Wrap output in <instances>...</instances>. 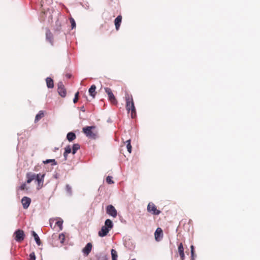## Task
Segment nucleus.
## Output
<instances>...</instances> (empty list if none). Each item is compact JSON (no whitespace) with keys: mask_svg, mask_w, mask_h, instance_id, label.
<instances>
[{"mask_svg":"<svg viewBox=\"0 0 260 260\" xmlns=\"http://www.w3.org/2000/svg\"><path fill=\"white\" fill-rule=\"evenodd\" d=\"M95 128V126H86L83 128L82 132L87 137L95 139L97 136V132L94 131Z\"/></svg>","mask_w":260,"mask_h":260,"instance_id":"obj_2","label":"nucleus"},{"mask_svg":"<svg viewBox=\"0 0 260 260\" xmlns=\"http://www.w3.org/2000/svg\"><path fill=\"white\" fill-rule=\"evenodd\" d=\"M20 189L21 190H24L25 189H26V185L25 184V183H23L20 186Z\"/></svg>","mask_w":260,"mask_h":260,"instance_id":"obj_35","label":"nucleus"},{"mask_svg":"<svg viewBox=\"0 0 260 260\" xmlns=\"http://www.w3.org/2000/svg\"><path fill=\"white\" fill-rule=\"evenodd\" d=\"M47 86L49 88H52L54 87L53 80L50 77H47L46 79Z\"/></svg>","mask_w":260,"mask_h":260,"instance_id":"obj_17","label":"nucleus"},{"mask_svg":"<svg viewBox=\"0 0 260 260\" xmlns=\"http://www.w3.org/2000/svg\"><path fill=\"white\" fill-rule=\"evenodd\" d=\"M21 203L23 208L26 209L30 205L31 203V199L28 197H24L22 199Z\"/></svg>","mask_w":260,"mask_h":260,"instance_id":"obj_8","label":"nucleus"},{"mask_svg":"<svg viewBox=\"0 0 260 260\" xmlns=\"http://www.w3.org/2000/svg\"><path fill=\"white\" fill-rule=\"evenodd\" d=\"M59 239L60 240V243L63 244L65 240V235L63 234H61L59 235Z\"/></svg>","mask_w":260,"mask_h":260,"instance_id":"obj_29","label":"nucleus"},{"mask_svg":"<svg viewBox=\"0 0 260 260\" xmlns=\"http://www.w3.org/2000/svg\"><path fill=\"white\" fill-rule=\"evenodd\" d=\"M109 230L106 226L104 225L101 228V230L99 232L98 235L100 237H103L107 235L109 232Z\"/></svg>","mask_w":260,"mask_h":260,"instance_id":"obj_13","label":"nucleus"},{"mask_svg":"<svg viewBox=\"0 0 260 260\" xmlns=\"http://www.w3.org/2000/svg\"><path fill=\"white\" fill-rule=\"evenodd\" d=\"M44 116V113L43 111H40L36 115L35 122H37Z\"/></svg>","mask_w":260,"mask_h":260,"instance_id":"obj_20","label":"nucleus"},{"mask_svg":"<svg viewBox=\"0 0 260 260\" xmlns=\"http://www.w3.org/2000/svg\"><path fill=\"white\" fill-rule=\"evenodd\" d=\"M62 223L63 220L62 219H59V220L57 221L55 223V225L59 228V231H61L62 230Z\"/></svg>","mask_w":260,"mask_h":260,"instance_id":"obj_25","label":"nucleus"},{"mask_svg":"<svg viewBox=\"0 0 260 260\" xmlns=\"http://www.w3.org/2000/svg\"><path fill=\"white\" fill-rule=\"evenodd\" d=\"M126 144V148L129 153H131L132 152V146L131 144V140H128L125 142Z\"/></svg>","mask_w":260,"mask_h":260,"instance_id":"obj_26","label":"nucleus"},{"mask_svg":"<svg viewBox=\"0 0 260 260\" xmlns=\"http://www.w3.org/2000/svg\"><path fill=\"white\" fill-rule=\"evenodd\" d=\"M126 109L128 113L131 112V117L135 118L136 117V110L134 105L133 96L132 95L126 94L125 95Z\"/></svg>","mask_w":260,"mask_h":260,"instance_id":"obj_1","label":"nucleus"},{"mask_svg":"<svg viewBox=\"0 0 260 260\" xmlns=\"http://www.w3.org/2000/svg\"><path fill=\"white\" fill-rule=\"evenodd\" d=\"M178 251L179 255L180 256L181 259L184 260L185 258V254L184 253V248H183V244L182 243H180L178 245Z\"/></svg>","mask_w":260,"mask_h":260,"instance_id":"obj_12","label":"nucleus"},{"mask_svg":"<svg viewBox=\"0 0 260 260\" xmlns=\"http://www.w3.org/2000/svg\"><path fill=\"white\" fill-rule=\"evenodd\" d=\"M43 162L44 164H47L50 162H52V165H56L57 164L55 160L54 159H47L46 160H44Z\"/></svg>","mask_w":260,"mask_h":260,"instance_id":"obj_27","label":"nucleus"},{"mask_svg":"<svg viewBox=\"0 0 260 260\" xmlns=\"http://www.w3.org/2000/svg\"><path fill=\"white\" fill-rule=\"evenodd\" d=\"M78 96H79V92H77L76 93L75 95V98L73 100V102L74 103H76L77 101H78Z\"/></svg>","mask_w":260,"mask_h":260,"instance_id":"obj_33","label":"nucleus"},{"mask_svg":"<svg viewBox=\"0 0 260 260\" xmlns=\"http://www.w3.org/2000/svg\"><path fill=\"white\" fill-rule=\"evenodd\" d=\"M190 248H191V256L193 257V255H194V247L193 245H191L190 246Z\"/></svg>","mask_w":260,"mask_h":260,"instance_id":"obj_36","label":"nucleus"},{"mask_svg":"<svg viewBox=\"0 0 260 260\" xmlns=\"http://www.w3.org/2000/svg\"><path fill=\"white\" fill-rule=\"evenodd\" d=\"M80 148V145L78 144H74L72 148V153L73 154H75L77 150H78Z\"/></svg>","mask_w":260,"mask_h":260,"instance_id":"obj_23","label":"nucleus"},{"mask_svg":"<svg viewBox=\"0 0 260 260\" xmlns=\"http://www.w3.org/2000/svg\"><path fill=\"white\" fill-rule=\"evenodd\" d=\"M104 226H106L109 230H110L113 228V224L112 221L110 219H108L106 220Z\"/></svg>","mask_w":260,"mask_h":260,"instance_id":"obj_21","label":"nucleus"},{"mask_svg":"<svg viewBox=\"0 0 260 260\" xmlns=\"http://www.w3.org/2000/svg\"><path fill=\"white\" fill-rule=\"evenodd\" d=\"M46 40L48 41L51 45H53V35L50 30L47 29L46 32Z\"/></svg>","mask_w":260,"mask_h":260,"instance_id":"obj_16","label":"nucleus"},{"mask_svg":"<svg viewBox=\"0 0 260 260\" xmlns=\"http://www.w3.org/2000/svg\"><path fill=\"white\" fill-rule=\"evenodd\" d=\"M111 252L112 255V260H117V258L118 256L117 251L115 249H112Z\"/></svg>","mask_w":260,"mask_h":260,"instance_id":"obj_24","label":"nucleus"},{"mask_svg":"<svg viewBox=\"0 0 260 260\" xmlns=\"http://www.w3.org/2000/svg\"><path fill=\"white\" fill-rule=\"evenodd\" d=\"M147 211L154 215H158L160 213V211L158 210L155 204L152 202H150L147 207Z\"/></svg>","mask_w":260,"mask_h":260,"instance_id":"obj_3","label":"nucleus"},{"mask_svg":"<svg viewBox=\"0 0 260 260\" xmlns=\"http://www.w3.org/2000/svg\"><path fill=\"white\" fill-rule=\"evenodd\" d=\"M154 236L155 240L157 241H159L162 238L163 232L160 228H157L155 232Z\"/></svg>","mask_w":260,"mask_h":260,"instance_id":"obj_11","label":"nucleus"},{"mask_svg":"<svg viewBox=\"0 0 260 260\" xmlns=\"http://www.w3.org/2000/svg\"><path fill=\"white\" fill-rule=\"evenodd\" d=\"M81 110L82 112H85V109L84 108V106H82L81 108Z\"/></svg>","mask_w":260,"mask_h":260,"instance_id":"obj_37","label":"nucleus"},{"mask_svg":"<svg viewBox=\"0 0 260 260\" xmlns=\"http://www.w3.org/2000/svg\"><path fill=\"white\" fill-rule=\"evenodd\" d=\"M106 182L108 184H113L114 183V181L112 180V177L111 176H108L106 178Z\"/></svg>","mask_w":260,"mask_h":260,"instance_id":"obj_30","label":"nucleus"},{"mask_svg":"<svg viewBox=\"0 0 260 260\" xmlns=\"http://www.w3.org/2000/svg\"><path fill=\"white\" fill-rule=\"evenodd\" d=\"M68 154H66V153H65V152H64L63 155H64V157H65V158H66V159L67 158V155H68Z\"/></svg>","mask_w":260,"mask_h":260,"instance_id":"obj_38","label":"nucleus"},{"mask_svg":"<svg viewBox=\"0 0 260 260\" xmlns=\"http://www.w3.org/2000/svg\"><path fill=\"white\" fill-rule=\"evenodd\" d=\"M29 260H36V255L34 252H32L29 254Z\"/></svg>","mask_w":260,"mask_h":260,"instance_id":"obj_32","label":"nucleus"},{"mask_svg":"<svg viewBox=\"0 0 260 260\" xmlns=\"http://www.w3.org/2000/svg\"><path fill=\"white\" fill-rule=\"evenodd\" d=\"M121 21L122 16L121 15L118 16L114 20V24L115 25V28L117 30H118L119 29Z\"/></svg>","mask_w":260,"mask_h":260,"instance_id":"obj_14","label":"nucleus"},{"mask_svg":"<svg viewBox=\"0 0 260 260\" xmlns=\"http://www.w3.org/2000/svg\"><path fill=\"white\" fill-rule=\"evenodd\" d=\"M96 86L94 85H92L90 88L89 89V93L90 95L92 96L93 98H94L95 94H96Z\"/></svg>","mask_w":260,"mask_h":260,"instance_id":"obj_19","label":"nucleus"},{"mask_svg":"<svg viewBox=\"0 0 260 260\" xmlns=\"http://www.w3.org/2000/svg\"><path fill=\"white\" fill-rule=\"evenodd\" d=\"M69 19H70V23L71 24L72 28V29L75 28L76 27V22H75V20L72 17L70 18Z\"/></svg>","mask_w":260,"mask_h":260,"instance_id":"obj_28","label":"nucleus"},{"mask_svg":"<svg viewBox=\"0 0 260 260\" xmlns=\"http://www.w3.org/2000/svg\"><path fill=\"white\" fill-rule=\"evenodd\" d=\"M14 235L15 239L18 242H22L24 240L25 237L24 232L19 229L15 231Z\"/></svg>","mask_w":260,"mask_h":260,"instance_id":"obj_5","label":"nucleus"},{"mask_svg":"<svg viewBox=\"0 0 260 260\" xmlns=\"http://www.w3.org/2000/svg\"><path fill=\"white\" fill-rule=\"evenodd\" d=\"M67 76H68V78H70V76H70V75H67Z\"/></svg>","mask_w":260,"mask_h":260,"instance_id":"obj_39","label":"nucleus"},{"mask_svg":"<svg viewBox=\"0 0 260 260\" xmlns=\"http://www.w3.org/2000/svg\"><path fill=\"white\" fill-rule=\"evenodd\" d=\"M72 151L71 148L70 146H68L65 148V153L69 154Z\"/></svg>","mask_w":260,"mask_h":260,"instance_id":"obj_31","label":"nucleus"},{"mask_svg":"<svg viewBox=\"0 0 260 260\" xmlns=\"http://www.w3.org/2000/svg\"><path fill=\"white\" fill-rule=\"evenodd\" d=\"M76 138V135L73 132H70L67 134V139L70 142H72Z\"/></svg>","mask_w":260,"mask_h":260,"instance_id":"obj_18","label":"nucleus"},{"mask_svg":"<svg viewBox=\"0 0 260 260\" xmlns=\"http://www.w3.org/2000/svg\"><path fill=\"white\" fill-rule=\"evenodd\" d=\"M66 190L68 192H69L70 193H71L72 188H71V187L69 184H67L66 185Z\"/></svg>","mask_w":260,"mask_h":260,"instance_id":"obj_34","label":"nucleus"},{"mask_svg":"<svg viewBox=\"0 0 260 260\" xmlns=\"http://www.w3.org/2000/svg\"><path fill=\"white\" fill-rule=\"evenodd\" d=\"M105 91L108 94V100L111 103V104L113 105H116L117 104V101L113 93H112V90L110 88L105 87Z\"/></svg>","mask_w":260,"mask_h":260,"instance_id":"obj_4","label":"nucleus"},{"mask_svg":"<svg viewBox=\"0 0 260 260\" xmlns=\"http://www.w3.org/2000/svg\"><path fill=\"white\" fill-rule=\"evenodd\" d=\"M32 235L34 237L35 240L37 244L38 245H40L41 244V240H40V239L39 238V237L38 236L37 234L35 231H32Z\"/></svg>","mask_w":260,"mask_h":260,"instance_id":"obj_22","label":"nucleus"},{"mask_svg":"<svg viewBox=\"0 0 260 260\" xmlns=\"http://www.w3.org/2000/svg\"><path fill=\"white\" fill-rule=\"evenodd\" d=\"M37 174L32 173H27L26 174V178L27 179L26 182L27 183H30L32 180H36Z\"/></svg>","mask_w":260,"mask_h":260,"instance_id":"obj_15","label":"nucleus"},{"mask_svg":"<svg viewBox=\"0 0 260 260\" xmlns=\"http://www.w3.org/2000/svg\"><path fill=\"white\" fill-rule=\"evenodd\" d=\"M45 174H37V177L36 178V180L38 182V187L40 188L42 187L43 186V182H44V178Z\"/></svg>","mask_w":260,"mask_h":260,"instance_id":"obj_9","label":"nucleus"},{"mask_svg":"<svg viewBox=\"0 0 260 260\" xmlns=\"http://www.w3.org/2000/svg\"><path fill=\"white\" fill-rule=\"evenodd\" d=\"M106 212L109 215L113 217H116L117 216V211L114 207L111 205H108L106 208Z\"/></svg>","mask_w":260,"mask_h":260,"instance_id":"obj_7","label":"nucleus"},{"mask_svg":"<svg viewBox=\"0 0 260 260\" xmlns=\"http://www.w3.org/2000/svg\"><path fill=\"white\" fill-rule=\"evenodd\" d=\"M92 245L91 243H88L85 247L82 249L84 255L86 256H88L92 249Z\"/></svg>","mask_w":260,"mask_h":260,"instance_id":"obj_10","label":"nucleus"},{"mask_svg":"<svg viewBox=\"0 0 260 260\" xmlns=\"http://www.w3.org/2000/svg\"><path fill=\"white\" fill-rule=\"evenodd\" d=\"M57 92L58 94L62 98H64L67 94V91L65 87L62 82H59L57 84Z\"/></svg>","mask_w":260,"mask_h":260,"instance_id":"obj_6","label":"nucleus"}]
</instances>
